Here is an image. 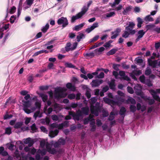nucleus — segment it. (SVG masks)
I'll return each instance as SVG.
<instances>
[{"mask_svg": "<svg viewBox=\"0 0 160 160\" xmlns=\"http://www.w3.org/2000/svg\"><path fill=\"white\" fill-rule=\"evenodd\" d=\"M66 90L64 88H62L60 87H57L56 88L54 91V97L55 98L59 99L62 98H64V93L66 92Z\"/></svg>", "mask_w": 160, "mask_h": 160, "instance_id": "obj_1", "label": "nucleus"}, {"mask_svg": "<svg viewBox=\"0 0 160 160\" xmlns=\"http://www.w3.org/2000/svg\"><path fill=\"white\" fill-rule=\"evenodd\" d=\"M57 23L59 25L62 24V26L63 28L66 27L68 24L67 18L64 17H62L59 18L57 21Z\"/></svg>", "mask_w": 160, "mask_h": 160, "instance_id": "obj_2", "label": "nucleus"}, {"mask_svg": "<svg viewBox=\"0 0 160 160\" xmlns=\"http://www.w3.org/2000/svg\"><path fill=\"white\" fill-rule=\"evenodd\" d=\"M156 91L157 92L153 89H151L149 91V92L155 100L160 102V98L157 95V92L160 93V88L157 89Z\"/></svg>", "mask_w": 160, "mask_h": 160, "instance_id": "obj_3", "label": "nucleus"}, {"mask_svg": "<svg viewBox=\"0 0 160 160\" xmlns=\"http://www.w3.org/2000/svg\"><path fill=\"white\" fill-rule=\"evenodd\" d=\"M90 107L91 113L94 114L96 116H98V111L100 109L96 107L92 104H91Z\"/></svg>", "mask_w": 160, "mask_h": 160, "instance_id": "obj_4", "label": "nucleus"}, {"mask_svg": "<svg viewBox=\"0 0 160 160\" xmlns=\"http://www.w3.org/2000/svg\"><path fill=\"white\" fill-rule=\"evenodd\" d=\"M121 29L120 28H117L115 30L111 32L112 34L113 35L111 37L112 39L116 38L119 35V33L121 32Z\"/></svg>", "mask_w": 160, "mask_h": 160, "instance_id": "obj_5", "label": "nucleus"}, {"mask_svg": "<svg viewBox=\"0 0 160 160\" xmlns=\"http://www.w3.org/2000/svg\"><path fill=\"white\" fill-rule=\"evenodd\" d=\"M134 89L136 94L138 95H140L142 94V87L140 85L137 84L134 87Z\"/></svg>", "mask_w": 160, "mask_h": 160, "instance_id": "obj_6", "label": "nucleus"}, {"mask_svg": "<svg viewBox=\"0 0 160 160\" xmlns=\"http://www.w3.org/2000/svg\"><path fill=\"white\" fill-rule=\"evenodd\" d=\"M22 102L23 103V108H31V102L29 100L25 101L24 100H22Z\"/></svg>", "mask_w": 160, "mask_h": 160, "instance_id": "obj_7", "label": "nucleus"}, {"mask_svg": "<svg viewBox=\"0 0 160 160\" xmlns=\"http://www.w3.org/2000/svg\"><path fill=\"white\" fill-rule=\"evenodd\" d=\"M103 82L102 80H94L92 81L93 83L92 86L95 87L99 86L100 84H102Z\"/></svg>", "mask_w": 160, "mask_h": 160, "instance_id": "obj_8", "label": "nucleus"}, {"mask_svg": "<svg viewBox=\"0 0 160 160\" xmlns=\"http://www.w3.org/2000/svg\"><path fill=\"white\" fill-rule=\"evenodd\" d=\"M68 114L69 115H71L73 118V119L74 120H76L78 121L79 120L80 117L73 111H70L68 112Z\"/></svg>", "mask_w": 160, "mask_h": 160, "instance_id": "obj_9", "label": "nucleus"}, {"mask_svg": "<svg viewBox=\"0 0 160 160\" xmlns=\"http://www.w3.org/2000/svg\"><path fill=\"white\" fill-rule=\"evenodd\" d=\"M66 87L67 88L70 90V91L74 92L76 90L75 86L73 85L72 83L70 82L68 83L66 85Z\"/></svg>", "mask_w": 160, "mask_h": 160, "instance_id": "obj_10", "label": "nucleus"}, {"mask_svg": "<svg viewBox=\"0 0 160 160\" xmlns=\"http://www.w3.org/2000/svg\"><path fill=\"white\" fill-rule=\"evenodd\" d=\"M23 0H20L19 3L18 7V8L17 17H18L21 13V11L22 8V4Z\"/></svg>", "mask_w": 160, "mask_h": 160, "instance_id": "obj_11", "label": "nucleus"}, {"mask_svg": "<svg viewBox=\"0 0 160 160\" xmlns=\"http://www.w3.org/2000/svg\"><path fill=\"white\" fill-rule=\"evenodd\" d=\"M81 111L83 114L88 115L89 111V109L87 106L83 107L81 108Z\"/></svg>", "mask_w": 160, "mask_h": 160, "instance_id": "obj_12", "label": "nucleus"}, {"mask_svg": "<svg viewBox=\"0 0 160 160\" xmlns=\"http://www.w3.org/2000/svg\"><path fill=\"white\" fill-rule=\"evenodd\" d=\"M88 8L86 6H84L82 8L81 11L79 12V14L82 17L88 10Z\"/></svg>", "mask_w": 160, "mask_h": 160, "instance_id": "obj_13", "label": "nucleus"}, {"mask_svg": "<svg viewBox=\"0 0 160 160\" xmlns=\"http://www.w3.org/2000/svg\"><path fill=\"white\" fill-rule=\"evenodd\" d=\"M59 132V131L57 129H55L54 131H51L49 134V136L51 138H54L57 136Z\"/></svg>", "mask_w": 160, "mask_h": 160, "instance_id": "obj_14", "label": "nucleus"}, {"mask_svg": "<svg viewBox=\"0 0 160 160\" xmlns=\"http://www.w3.org/2000/svg\"><path fill=\"white\" fill-rule=\"evenodd\" d=\"M135 26V24L133 22H129L128 26L126 27L125 28V29L128 31L130 29H132L134 28Z\"/></svg>", "mask_w": 160, "mask_h": 160, "instance_id": "obj_15", "label": "nucleus"}, {"mask_svg": "<svg viewBox=\"0 0 160 160\" xmlns=\"http://www.w3.org/2000/svg\"><path fill=\"white\" fill-rule=\"evenodd\" d=\"M0 154L3 156H5L8 155V152L4 151V148L3 147H0Z\"/></svg>", "mask_w": 160, "mask_h": 160, "instance_id": "obj_16", "label": "nucleus"}, {"mask_svg": "<svg viewBox=\"0 0 160 160\" xmlns=\"http://www.w3.org/2000/svg\"><path fill=\"white\" fill-rule=\"evenodd\" d=\"M115 80L114 79L111 80V82L108 83L110 88L113 90H114L115 89Z\"/></svg>", "mask_w": 160, "mask_h": 160, "instance_id": "obj_17", "label": "nucleus"}, {"mask_svg": "<svg viewBox=\"0 0 160 160\" xmlns=\"http://www.w3.org/2000/svg\"><path fill=\"white\" fill-rule=\"evenodd\" d=\"M84 25V23H82L78 25L75 26L74 28H73V29L77 31H78L83 27Z\"/></svg>", "mask_w": 160, "mask_h": 160, "instance_id": "obj_18", "label": "nucleus"}, {"mask_svg": "<svg viewBox=\"0 0 160 160\" xmlns=\"http://www.w3.org/2000/svg\"><path fill=\"white\" fill-rule=\"evenodd\" d=\"M81 17H82L78 13L75 16H73L72 17L71 22L72 23H73L75 22L76 20L80 18Z\"/></svg>", "mask_w": 160, "mask_h": 160, "instance_id": "obj_19", "label": "nucleus"}, {"mask_svg": "<svg viewBox=\"0 0 160 160\" xmlns=\"http://www.w3.org/2000/svg\"><path fill=\"white\" fill-rule=\"evenodd\" d=\"M132 8V7L130 6L127 7L122 12L123 14L124 15H126L129 12H130Z\"/></svg>", "mask_w": 160, "mask_h": 160, "instance_id": "obj_20", "label": "nucleus"}, {"mask_svg": "<svg viewBox=\"0 0 160 160\" xmlns=\"http://www.w3.org/2000/svg\"><path fill=\"white\" fill-rule=\"evenodd\" d=\"M85 87L86 90L85 95L88 99H89L91 96L90 93L91 89L88 88L87 86H86Z\"/></svg>", "mask_w": 160, "mask_h": 160, "instance_id": "obj_21", "label": "nucleus"}, {"mask_svg": "<svg viewBox=\"0 0 160 160\" xmlns=\"http://www.w3.org/2000/svg\"><path fill=\"white\" fill-rule=\"evenodd\" d=\"M122 0H115L114 2L113 3L110 2L109 5L112 8L116 6V5H118Z\"/></svg>", "mask_w": 160, "mask_h": 160, "instance_id": "obj_22", "label": "nucleus"}, {"mask_svg": "<svg viewBox=\"0 0 160 160\" xmlns=\"http://www.w3.org/2000/svg\"><path fill=\"white\" fill-rule=\"evenodd\" d=\"M38 117L39 118H41L42 117V113H40V110H38L33 115V117L35 119H36Z\"/></svg>", "mask_w": 160, "mask_h": 160, "instance_id": "obj_23", "label": "nucleus"}, {"mask_svg": "<svg viewBox=\"0 0 160 160\" xmlns=\"http://www.w3.org/2000/svg\"><path fill=\"white\" fill-rule=\"evenodd\" d=\"M138 22L137 27L140 28L141 27L142 24L143 23V21L142 20L140 17H138L137 18Z\"/></svg>", "mask_w": 160, "mask_h": 160, "instance_id": "obj_24", "label": "nucleus"}, {"mask_svg": "<svg viewBox=\"0 0 160 160\" xmlns=\"http://www.w3.org/2000/svg\"><path fill=\"white\" fill-rule=\"evenodd\" d=\"M23 123L22 122H17L15 124L14 128L16 129L20 128L22 125Z\"/></svg>", "mask_w": 160, "mask_h": 160, "instance_id": "obj_25", "label": "nucleus"}, {"mask_svg": "<svg viewBox=\"0 0 160 160\" xmlns=\"http://www.w3.org/2000/svg\"><path fill=\"white\" fill-rule=\"evenodd\" d=\"M84 57H89L91 58L94 57L95 56V54L93 52H91L89 53H86L83 54Z\"/></svg>", "mask_w": 160, "mask_h": 160, "instance_id": "obj_26", "label": "nucleus"}, {"mask_svg": "<svg viewBox=\"0 0 160 160\" xmlns=\"http://www.w3.org/2000/svg\"><path fill=\"white\" fill-rule=\"evenodd\" d=\"M49 25L48 23L46 24L45 26L43 27L42 29H41V31L43 33L46 32L49 29Z\"/></svg>", "mask_w": 160, "mask_h": 160, "instance_id": "obj_27", "label": "nucleus"}, {"mask_svg": "<svg viewBox=\"0 0 160 160\" xmlns=\"http://www.w3.org/2000/svg\"><path fill=\"white\" fill-rule=\"evenodd\" d=\"M146 32V31L144 32L143 30L139 31L138 32V38H142L145 33Z\"/></svg>", "mask_w": 160, "mask_h": 160, "instance_id": "obj_28", "label": "nucleus"}, {"mask_svg": "<svg viewBox=\"0 0 160 160\" xmlns=\"http://www.w3.org/2000/svg\"><path fill=\"white\" fill-rule=\"evenodd\" d=\"M144 20L146 22H151L153 21V19L150 15H148L145 17Z\"/></svg>", "mask_w": 160, "mask_h": 160, "instance_id": "obj_29", "label": "nucleus"}, {"mask_svg": "<svg viewBox=\"0 0 160 160\" xmlns=\"http://www.w3.org/2000/svg\"><path fill=\"white\" fill-rule=\"evenodd\" d=\"M126 111V108L123 107H121L120 110L119 112V114L121 115H124Z\"/></svg>", "mask_w": 160, "mask_h": 160, "instance_id": "obj_30", "label": "nucleus"}, {"mask_svg": "<svg viewBox=\"0 0 160 160\" xmlns=\"http://www.w3.org/2000/svg\"><path fill=\"white\" fill-rule=\"evenodd\" d=\"M117 51L118 49H112L109 51L107 52V55L108 56L113 55L115 54Z\"/></svg>", "mask_w": 160, "mask_h": 160, "instance_id": "obj_31", "label": "nucleus"}, {"mask_svg": "<svg viewBox=\"0 0 160 160\" xmlns=\"http://www.w3.org/2000/svg\"><path fill=\"white\" fill-rule=\"evenodd\" d=\"M130 112L134 113L137 110L136 107L135 105H131L129 107Z\"/></svg>", "mask_w": 160, "mask_h": 160, "instance_id": "obj_32", "label": "nucleus"}, {"mask_svg": "<svg viewBox=\"0 0 160 160\" xmlns=\"http://www.w3.org/2000/svg\"><path fill=\"white\" fill-rule=\"evenodd\" d=\"M65 66L67 68H75V66L73 65L71 63L66 62L65 64Z\"/></svg>", "mask_w": 160, "mask_h": 160, "instance_id": "obj_33", "label": "nucleus"}, {"mask_svg": "<svg viewBox=\"0 0 160 160\" xmlns=\"http://www.w3.org/2000/svg\"><path fill=\"white\" fill-rule=\"evenodd\" d=\"M127 102H130L131 104L133 105H135L136 104L135 100L132 98H128L127 100Z\"/></svg>", "mask_w": 160, "mask_h": 160, "instance_id": "obj_34", "label": "nucleus"}, {"mask_svg": "<svg viewBox=\"0 0 160 160\" xmlns=\"http://www.w3.org/2000/svg\"><path fill=\"white\" fill-rule=\"evenodd\" d=\"M41 97L42 98V101L44 102H46L48 98V97L47 95H45L44 94H42L41 95Z\"/></svg>", "mask_w": 160, "mask_h": 160, "instance_id": "obj_35", "label": "nucleus"}, {"mask_svg": "<svg viewBox=\"0 0 160 160\" xmlns=\"http://www.w3.org/2000/svg\"><path fill=\"white\" fill-rule=\"evenodd\" d=\"M84 36V35L82 33H80L79 35L77 37V41L79 42L80 41L81 39H82Z\"/></svg>", "mask_w": 160, "mask_h": 160, "instance_id": "obj_36", "label": "nucleus"}, {"mask_svg": "<svg viewBox=\"0 0 160 160\" xmlns=\"http://www.w3.org/2000/svg\"><path fill=\"white\" fill-rule=\"evenodd\" d=\"M155 26V25L153 24H149L146 25V28H147L146 32L149 30L151 29L152 28L154 27Z\"/></svg>", "mask_w": 160, "mask_h": 160, "instance_id": "obj_37", "label": "nucleus"}, {"mask_svg": "<svg viewBox=\"0 0 160 160\" xmlns=\"http://www.w3.org/2000/svg\"><path fill=\"white\" fill-rule=\"evenodd\" d=\"M152 64L151 65V66L153 68H155L157 67L158 64V61L156 60L152 61Z\"/></svg>", "mask_w": 160, "mask_h": 160, "instance_id": "obj_38", "label": "nucleus"}, {"mask_svg": "<svg viewBox=\"0 0 160 160\" xmlns=\"http://www.w3.org/2000/svg\"><path fill=\"white\" fill-rule=\"evenodd\" d=\"M130 35V33L127 31H125L124 33L122 35V37L127 38H128Z\"/></svg>", "mask_w": 160, "mask_h": 160, "instance_id": "obj_39", "label": "nucleus"}, {"mask_svg": "<svg viewBox=\"0 0 160 160\" xmlns=\"http://www.w3.org/2000/svg\"><path fill=\"white\" fill-rule=\"evenodd\" d=\"M118 102H116L113 100L111 99L109 102V104L108 105L112 106V105L114 106L116 104L118 105Z\"/></svg>", "mask_w": 160, "mask_h": 160, "instance_id": "obj_40", "label": "nucleus"}, {"mask_svg": "<svg viewBox=\"0 0 160 160\" xmlns=\"http://www.w3.org/2000/svg\"><path fill=\"white\" fill-rule=\"evenodd\" d=\"M132 73L135 74L136 75L138 76L142 74V72L140 70H135L133 71H132Z\"/></svg>", "mask_w": 160, "mask_h": 160, "instance_id": "obj_41", "label": "nucleus"}, {"mask_svg": "<svg viewBox=\"0 0 160 160\" xmlns=\"http://www.w3.org/2000/svg\"><path fill=\"white\" fill-rule=\"evenodd\" d=\"M115 14L114 12H110L109 13H107L106 14V17L107 18L111 17L114 16Z\"/></svg>", "mask_w": 160, "mask_h": 160, "instance_id": "obj_42", "label": "nucleus"}, {"mask_svg": "<svg viewBox=\"0 0 160 160\" xmlns=\"http://www.w3.org/2000/svg\"><path fill=\"white\" fill-rule=\"evenodd\" d=\"M128 92L130 94L134 93V91L133 88L130 87L128 86L127 88Z\"/></svg>", "mask_w": 160, "mask_h": 160, "instance_id": "obj_43", "label": "nucleus"}, {"mask_svg": "<svg viewBox=\"0 0 160 160\" xmlns=\"http://www.w3.org/2000/svg\"><path fill=\"white\" fill-rule=\"evenodd\" d=\"M48 152H49L50 154H54L56 153L57 152L55 148H51L50 150L48 151Z\"/></svg>", "mask_w": 160, "mask_h": 160, "instance_id": "obj_44", "label": "nucleus"}, {"mask_svg": "<svg viewBox=\"0 0 160 160\" xmlns=\"http://www.w3.org/2000/svg\"><path fill=\"white\" fill-rule=\"evenodd\" d=\"M140 81L143 83H145V77L144 75L141 76L139 77Z\"/></svg>", "mask_w": 160, "mask_h": 160, "instance_id": "obj_45", "label": "nucleus"}, {"mask_svg": "<svg viewBox=\"0 0 160 160\" xmlns=\"http://www.w3.org/2000/svg\"><path fill=\"white\" fill-rule=\"evenodd\" d=\"M75 95L74 94H70L68 95V98L70 99H73L75 98Z\"/></svg>", "mask_w": 160, "mask_h": 160, "instance_id": "obj_46", "label": "nucleus"}, {"mask_svg": "<svg viewBox=\"0 0 160 160\" xmlns=\"http://www.w3.org/2000/svg\"><path fill=\"white\" fill-rule=\"evenodd\" d=\"M16 19V15H12L11 16V23H13Z\"/></svg>", "mask_w": 160, "mask_h": 160, "instance_id": "obj_47", "label": "nucleus"}, {"mask_svg": "<svg viewBox=\"0 0 160 160\" xmlns=\"http://www.w3.org/2000/svg\"><path fill=\"white\" fill-rule=\"evenodd\" d=\"M99 36L98 35H96L95 36L92 38L90 40V42H92L96 41L98 39Z\"/></svg>", "mask_w": 160, "mask_h": 160, "instance_id": "obj_48", "label": "nucleus"}, {"mask_svg": "<svg viewBox=\"0 0 160 160\" xmlns=\"http://www.w3.org/2000/svg\"><path fill=\"white\" fill-rule=\"evenodd\" d=\"M152 72L150 68H148L147 69L145 72V74L146 75H149Z\"/></svg>", "mask_w": 160, "mask_h": 160, "instance_id": "obj_49", "label": "nucleus"}, {"mask_svg": "<svg viewBox=\"0 0 160 160\" xmlns=\"http://www.w3.org/2000/svg\"><path fill=\"white\" fill-rule=\"evenodd\" d=\"M35 105L36 108L39 109L41 108V103L40 102H35Z\"/></svg>", "mask_w": 160, "mask_h": 160, "instance_id": "obj_50", "label": "nucleus"}, {"mask_svg": "<svg viewBox=\"0 0 160 160\" xmlns=\"http://www.w3.org/2000/svg\"><path fill=\"white\" fill-rule=\"evenodd\" d=\"M111 99L106 98V97H104L103 98V100L104 102L106 104H109V102L110 100Z\"/></svg>", "mask_w": 160, "mask_h": 160, "instance_id": "obj_51", "label": "nucleus"}, {"mask_svg": "<svg viewBox=\"0 0 160 160\" xmlns=\"http://www.w3.org/2000/svg\"><path fill=\"white\" fill-rule=\"evenodd\" d=\"M122 8V5H119L118 7H116L113 10L115 11H118L121 10Z\"/></svg>", "mask_w": 160, "mask_h": 160, "instance_id": "obj_52", "label": "nucleus"}, {"mask_svg": "<svg viewBox=\"0 0 160 160\" xmlns=\"http://www.w3.org/2000/svg\"><path fill=\"white\" fill-rule=\"evenodd\" d=\"M90 100V104L94 105L96 103L97 100L95 98H92Z\"/></svg>", "mask_w": 160, "mask_h": 160, "instance_id": "obj_53", "label": "nucleus"}, {"mask_svg": "<svg viewBox=\"0 0 160 160\" xmlns=\"http://www.w3.org/2000/svg\"><path fill=\"white\" fill-rule=\"evenodd\" d=\"M34 1V0H27L26 2L28 5L31 6L33 3Z\"/></svg>", "mask_w": 160, "mask_h": 160, "instance_id": "obj_54", "label": "nucleus"}, {"mask_svg": "<svg viewBox=\"0 0 160 160\" xmlns=\"http://www.w3.org/2000/svg\"><path fill=\"white\" fill-rule=\"evenodd\" d=\"M51 118L54 121H57L58 119V116L55 114L52 115L51 116Z\"/></svg>", "mask_w": 160, "mask_h": 160, "instance_id": "obj_55", "label": "nucleus"}, {"mask_svg": "<svg viewBox=\"0 0 160 160\" xmlns=\"http://www.w3.org/2000/svg\"><path fill=\"white\" fill-rule=\"evenodd\" d=\"M51 128L52 129L57 128L58 127V124L55 123H53L50 125Z\"/></svg>", "mask_w": 160, "mask_h": 160, "instance_id": "obj_56", "label": "nucleus"}, {"mask_svg": "<svg viewBox=\"0 0 160 160\" xmlns=\"http://www.w3.org/2000/svg\"><path fill=\"white\" fill-rule=\"evenodd\" d=\"M121 78L128 81H131L130 78L128 76H126L125 75L124 77H122Z\"/></svg>", "mask_w": 160, "mask_h": 160, "instance_id": "obj_57", "label": "nucleus"}, {"mask_svg": "<svg viewBox=\"0 0 160 160\" xmlns=\"http://www.w3.org/2000/svg\"><path fill=\"white\" fill-rule=\"evenodd\" d=\"M31 129L33 131H35L37 129V128L36 127V125L35 123L32 124V125L31 126Z\"/></svg>", "mask_w": 160, "mask_h": 160, "instance_id": "obj_58", "label": "nucleus"}, {"mask_svg": "<svg viewBox=\"0 0 160 160\" xmlns=\"http://www.w3.org/2000/svg\"><path fill=\"white\" fill-rule=\"evenodd\" d=\"M120 65L119 64H114L113 66V68L114 70L117 71H118L119 70V69L118 67Z\"/></svg>", "mask_w": 160, "mask_h": 160, "instance_id": "obj_59", "label": "nucleus"}, {"mask_svg": "<svg viewBox=\"0 0 160 160\" xmlns=\"http://www.w3.org/2000/svg\"><path fill=\"white\" fill-rule=\"evenodd\" d=\"M104 73L102 72L97 76V78H102L104 77Z\"/></svg>", "mask_w": 160, "mask_h": 160, "instance_id": "obj_60", "label": "nucleus"}, {"mask_svg": "<svg viewBox=\"0 0 160 160\" xmlns=\"http://www.w3.org/2000/svg\"><path fill=\"white\" fill-rule=\"evenodd\" d=\"M23 110L27 114H29L31 112V110L28 109V108H23Z\"/></svg>", "mask_w": 160, "mask_h": 160, "instance_id": "obj_61", "label": "nucleus"}, {"mask_svg": "<svg viewBox=\"0 0 160 160\" xmlns=\"http://www.w3.org/2000/svg\"><path fill=\"white\" fill-rule=\"evenodd\" d=\"M78 44V42H74L72 46L71 47V51L73 50L76 49L77 46Z\"/></svg>", "mask_w": 160, "mask_h": 160, "instance_id": "obj_62", "label": "nucleus"}, {"mask_svg": "<svg viewBox=\"0 0 160 160\" xmlns=\"http://www.w3.org/2000/svg\"><path fill=\"white\" fill-rule=\"evenodd\" d=\"M98 22H95L92 25L91 27L92 28L93 30L95 28L98 27Z\"/></svg>", "mask_w": 160, "mask_h": 160, "instance_id": "obj_63", "label": "nucleus"}, {"mask_svg": "<svg viewBox=\"0 0 160 160\" xmlns=\"http://www.w3.org/2000/svg\"><path fill=\"white\" fill-rule=\"evenodd\" d=\"M40 152L41 153L42 156H44L46 154L47 150L45 149H43L42 150H40Z\"/></svg>", "mask_w": 160, "mask_h": 160, "instance_id": "obj_64", "label": "nucleus"}]
</instances>
